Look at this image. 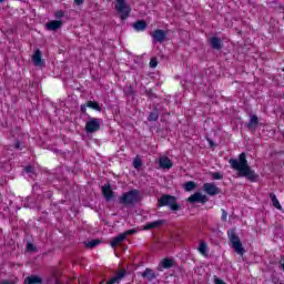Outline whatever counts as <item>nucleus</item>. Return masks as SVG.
Instances as JSON below:
<instances>
[{"instance_id": "8fccbe9b", "label": "nucleus", "mask_w": 284, "mask_h": 284, "mask_svg": "<svg viewBox=\"0 0 284 284\" xmlns=\"http://www.w3.org/2000/svg\"><path fill=\"white\" fill-rule=\"evenodd\" d=\"M283 72H284V69H283Z\"/></svg>"}, {"instance_id": "58836bf2", "label": "nucleus", "mask_w": 284, "mask_h": 284, "mask_svg": "<svg viewBox=\"0 0 284 284\" xmlns=\"http://www.w3.org/2000/svg\"><path fill=\"white\" fill-rule=\"evenodd\" d=\"M80 110H81L82 114H85V112H88V103L87 104H82L80 106Z\"/></svg>"}, {"instance_id": "6e6552de", "label": "nucleus", "mask_w": 284, "mask_h": 284, "mask_svg": "<svg viewBox=\"0 0 284 284\" xmlns=\"http://www.w3.org/2000/svg\"><path fill=\"white\" fill-rule=\"evenodd\" d=\"M258 115L252 114L248 122L246 123V128L250 130V132H256L258 129Z\"/></svg>"}, {"instance_id": "c9c22d12", "label": "nucleus", "mask_w": 284, "mask_h": 284, "mask_svg": "<svg viewBox=\"0 0 284 284\" xmlns=\"http://www.w3.org/2000/svg\"><path fill=\"white\" fill-rule=\"evenodd\" d=\"M156 65H159V61L156 60V58H152L150 60V68H156Z\"/></svg>"}, {"instance_id": "a878e982", "label": "nucleus", "mask_w": 284, "mask_h": 284, "mask_svg": "<svg viewBox=\"0 0 284 284\" xmlns=\"http://www.w3.org/2000/svg\"><path fill=\"white\" fill-rule=\"evenodd\" d=\"M100 243H101V240H92L85 243V247H89V250H92L97 247V245H100Z\"/></svg>"}, {"instance_id": "9d476101", "label": "nucleus", "mask_w": 284, "mask_h": 284, "mask_svg": "<svg viewBox=\"0 0 284 284\" xmlns=\"http://www.w3.org/2000/svg\"><path fill=\"white\" fill-rule=\"evenodd\" d=\"M189 203H207V196L196 192L187 199Z\"/></svg>"}, {"instance_id": "f03ea898", "label": "nucleus", "mask_w": 284, "mask_h": 284, "mask_svg": "<svg viewBox=\"0 0 284 284\" xmlns=\"http://www.w3.org/2000/svg\"><path fill=\"white\" fill-rule=\"evenodd\" d=\"M140 196L141 192L136 189H133L131 191L123 193L119 197V203H121V205H129L131 207H134V204L141 201Z\"/></svg>"}, {"instance_id": "a18cd8bd", "label": "nucleus", "mask_w": 284, "mask_h": 284, "mask_svg": "<svg viewBox=\"0 0 284 284\" xmlns=\"http://www.w3.org/2000/svg\"><path fill=\"white\" fill-rule=\"evenodd\" d=\"M14 148H16V150H19V149L21 148V143H20V142H17V143L14 144Z\"/></svg>"}, {"instance_id": "c03bdc74", "label": "nucleus", "mask_w": 284, "mask_h": 284, "mask_svg": "<svg viewBox=\"0 0 284 284\" xmlns=\"http://www.w3.org/2000/svg\"><path fill=\"white\" fill-rule=\"evenodd\" d=\"M215 284H226V283L221 278H215Z\"/></svg>"}, {"instance_id": "2eb2a0df", "label": "nucleus", "mask_w": 284, "mask_h": 284, "mask_svg": "<svg viewBox=\"0 0 284 284\" xmlns=\"http://www.w3.org/2000/svg\"><path fill=\"white\" fill-rule=\"evenodd\" d=\"M159 164L162 170H170L172 168V160L168 156H163L160 158Z\"/></svg>"}, {"instance_id": "f704fd0d", "label": "nucleus", "mask_w": 284, "mask_h": 284, "mask_svg": "<svg viewBox=\"0 0 284 284\" xmlns=\"http://www.w3.org/2000/svg\"><path fill=\"white\" fill-rule=\"evenodd\" d=\"M27 252H37V246H34L32 243H27Z\"/></svg>"}, {"instance_id": "f257e3e1", "label": "nucleus", "mask_w": 284, "mask_h": 284, "mask_svg": "<svg viewBox=\"0 0 284 284\" xmlns=\"http://www.w3.org/2000/svg\"><path fill=\"white\" fill-rule=\"evenodd\" d=\"M229 163L232 170L237 172L239 176L246 179L251 183H258V173L252 170V166L247 163V155L245 153H241L237 160L234 158L230 159Z\"/></svg>"}, {"instance_id": "1a4fd4ad", "label": "nucleus", "mask_w": 284, "mask_h": 284, "mask_svg": "<svg viewBox=\"0 0 284 284\" xmlns=\"http://www.w3.org/2000/svg\"><path fill=\"white\" fill-rule=\"evenodd\" d=\"M102 194L108 203L109 201H112V199H114V191H112V184H104L102 186Z\"/></svg>"}, {"instance_id": "72a5a7b5", "label": "nucleus", "mask_w": 284, "mask_h": 284, "mask_svg": "<svg viewBox=\"0 0 284 284\" xmlns=\"http://www.w3.org/2000/svg\"><path fill=\"white\" fill-rule=\"evenodd\" d=\"M55 19H63L65 17V12L63 10H58L54 13Z\"/></svg>"}, {"instance_id": "bb28decb", "label": "nucleus", "mask_w": 284, "mask_h": 284, "mask_svg": "<svg viewBox=\"0 0 284 284\" xmlns=\"http://www.w3.org/2000/svg\"><path fill=\"white\" fill-rule=\"evenodd\" d=\"M152 37H168V31L163 29H156Z\"/></svg>"}, {"instance_id": "e433bc0d", "label": "nucleus", "mask_w": 284, "mask_h": 284, "mask_svg": "<svg viewBox=\"0 0 284 284\" xmlns=\"http://www.w3.org/2000/svg\"><path fill=\"white\" fill-rule=\"evenodd\" d=\"M275 11L278 12L280 14H284V7L283 4H278L275 7Z\"/></svg>"}, {"instance_id": "2f4dec72", "label": "nucleus", "mask_w": 284, "mask_h": 284, "mask_svg": "<svg viewBox=\"0 0 284 284\" xmlns=\"http://www.w3.org/2000/svg\"><path fill=\"white\" fill-rule=\"evenodd\" d=\"M168 37H153V43H165Z\"/></svg>"}, {"instance_id": "cd10ccee", "label": "nucleus", "mask_w": 284, "mask_h": 284, "mask_svg": "<svg viewBox=\"0 0 284 284\" xmlns=\"http://www.w3.org/2000/svg\"><path fill=\"white\" fill-rule=\"evenodd\" d=\"M24 172H27V174H30L31 179L33 176H37V173L34 172V166H32V165L26 166Z\"/></svg>"}, {"instance_id": "393cba45", "label": "nucleus", "mask_w": 284, "mask_h": 284, "mask_svg": "<svg viewBox=\"0 0 284 284\" xmlns=\"http://www.w3.org/2000/svg\"><path fill=\"white\" fill-rule=\"evenodd\" d=\"M123 92L125 97H134V88L132 85L124 87Z\"/></svg>"}, {"instance_id": "dca6fc26", "label": "nucleus", "mask_w": 284, "mask_h": 284, "mask_svg": "<svg viewBox=\"0 0 284 284\" xmlns=\"http://www.w3.org/2000/svg\"><path fill=\"white\" fill-rule=\"evenodd\" d=\"M125 239H128V233H121L119 235H116L115 237H113L111 240V247H114L115 245H119L120 243H123V241H125Z\"/></svg>"}, {"instance_id": "aec40b11", "label": "nucleus", "mask_w": 284, "mask_h": 284, "mask_svg": "<svg viewBox=\"0 0 284 284\" xmlns=\"http://www.w3.org/2000/svg\"><path fill=\"white\" fill-rule=\"evenodd\" d=\"M133 28L134 30H136L138 32H141L143 30L148 29V22H145V20H138L133 23Z\"/></svg>"}, {"instance_id": "a211bd4d", "label": "nucleus", "mask_w": 284, "mask_h": 284, "mask_svg": "<svg viewBox=\"0 0 284 284\" xmlns=\"http://www.w3.org/2000/svg\"><path fill=\"white\" fill-rule=\"evenodd\" d=\"M43 278H41L39 275H30L24 278V284H42Z\"/></svg>"}, {"instance_id": "6ab92c4d", "label": "nucleus", "mask_w": 284, "mask_h": 284, "mask_svg": "<svg viewBox=\"0 0 284 284\" xmlns=\"http://www.w3.org/2000/svg\"><path fill=\"white\" fill-rule=\"evenodd\" d=\"M62 26H63V21L52 20V21L47 23V29L55 31V30H59V28H61Z\"/></svg>"}, {"instance_id": "9b49d317", "label": "nucleus", "mask_w": 284, "mask_h": 284, "mask_svg": "<svg viewBox=\"0 0 284 284\" xmlns=\"http://www.w3.org/2000/svg\"><path fill=\"white\" fill-rule=\"evenodd\" d=\"M171 267H174V260L165 257L160 262L158 270L159 272H163V270H171Z\"/></svg>"}, {"instance_id": "7ed1b4c3", "label": "nucleus", "mask_w": 284, "mask_h": 284, "mask_svg": "<svg viewBox=\"0 0 284 284\" xmlns=\"http://www.w3.org/2000/svg\"><path fill=\"white\" fill-rule=\"evenodd\" d=\"M158 207H170L172 212H179L181 205L176 202V196L170 194H163L158 200Z\"/></svg>"}, {"instance_id": "ea45409f", "label": "nucleus", "mask_w": 284, "mask_h": 284, "mask_svg": "<svg viewBox=\"0 0 284 284\" xmlns=\"http://www.w3.org/2000/svg\"><path fill=\"white\" fill-rule=\"evenodd\" d=\"M222 221H227V211H222Z\"/></svg>"}, {"instance_id": "37998d69", "label": "nucleus", "mask_w": 284, "mask_h": 284, "mask_svg": "<svg viewBox=\"0 0 284 284\" xmlns=\"http://www.w3.org/2000/svg\"><path fill=\"white\" fill-rule=\"evenodd\" d=\"M280 266H281V270L284 271V256H282L280 260Z\"/></svg>"}, {"instance_id": "473e14b6", "label": "nucleus", "mask_w": 284, "mask_h": 284, "mask_svg": "<svg viewBox=\"0 0 284 284\" xmlns=\"http://www.w3.org/2000/svg\"><path fill=\"white\" fill-rule=\"evenodd\" d=\"M141 165H143V161H141L140 158H135L133 160V168H135V170H139V168H141Z\"/></svg>"}, {"instance_id": "c85d7f7f", "label": "nucleus", "mask_w": 284, "mask_h": 284, "mask_svg": "<svg viewBox=\"0 0 284 284\" xmlns=\"http://www.w3.org/2000/svg\"><path fill=\"white\" fill-rule=\"evenodd\" d=\"M200 254H207V243L201 242L199 246Z\"/></svg>"}, {"instance_id": "20e7f679", "label": "nucleus", "mask_w": 284, "mask_h": 284, "mask_svg": "<svg viewBox=\"0 0 284 284\" xmlns=\"http://www.w3.org/2000/svg\"><path fill=\"white\" fill-rule=\"evenodd\" d=\"M227 236L234 252L240 256H243V254H245V248L243 247V243H241V237L236 235V230L230 229L227 231Z\"/></svg>"}, {"instance_id": "de8ad7c7", "label": "nucleus", "mask_w": 284, "mask_h": 284, "mask_svg": "<svg viewBox=\"0 0 284 284\" xmlns=\"http://www.w3.org/2000/svg\"><path fill=\"white\" fill-rule=\"evenodd\" d=\"M0 284H14V283H12V282L6 280V281H2Z\"/></svg>"}, {"instance_id": "79ce46f5", "label": "nucleus", "mask_w": 284, "mask_h": 284, "mask_svg": "<svg viewBox=\"0 0 284 284\" xmlns=\"http://www.w3.org/2000/svg\"><path fill=\"white\" fill-rule=\"evenodd\" d=\"M85 0H74L75 6H83Z\"/></svg>"}, {"instance_id": "4be33fe9", "label": "nucleus", "mask_w": 284, "mask_h": 284, "mask_svg": "<svg viewBox=\"0 0 284 284\" xmlns=\"http://www.w3.org/2000/svg\"><path fill=\"white\" fill-rule=\"evenodd\" d=\"M87 106L91 108V110H95L97 112H101V110H103V108L99 105V102L92 100L87 102Z\"/></svg>"}, {"instance_id": "0eeeda50", "label": "nucleus", "mask_w": 284, "mask_h": 284, "mask_svg": "<svg viewBox=\"0 0 284 284\" xmlns=\"http://www.w3.org/2000/svg\"><path fill=\"white\" fill-rule=\"evenodd\" d=\"M203 190L209 194V196H216V194H221V189H219L214 183H204Z\"/></svg>"}, {"instance_id": "412c9836", "label": "nucleus", "mask_w": 284, "mask_h": 284, "mask_svg": "<svg viewBox=\"0 0 284 284\" xmlns=\"http://www.w3.org/2000/svg\"><path fill=\"white\" fill-rule=\"evenodd\" d=\"M271 202L273 203V206L276 207V210H280L283 212V206L281 205V202H278V197H276V194L270 193Z\"/></svg>"}, {"instance_id": "a19ab883", "label": "nucleus", "mask_w": 284, "mask_h": 284, "mask_svg": "<svg viewBox=\"0 0 284 284\" xmlns=\"http://www.w3.org/2000/svg\"><path fill=\"white\" fill-rule=\"evenodd\" d=\"M124 234H126V236L129 234H136V230H134V229L128 230L126 232H124Z\"/></svg>"}, {"instance_id": "4468645a", "label": "nucleus", "mask_w": 284, "mask_h": 284, "mask_svg": "<svg viewBox=\"0 0 284 284\" xmlns=\"http://www.w3.org/2000/svg\"><path fill=\"white\" fill-rule=\"evenodd\" d=\"M210 43L213 50H223V41L219 37H212Z\"/></svg>"}, {"instance_id": "49530a36", "label": "nucleus", "mask_w": 284, "mask_h": 284, "mask_svg": "<svg viewBox=\"0 0 284 284\" xmlns=\"http://www.w3.org/2000/svg\"><path fill=\"white\" fill-rule=\"evenodd\" d=\"M39 183H36V184H33V191H37V190H39Z\"/></svg>"}, {"instance_id": "09e8293b", "label": "nucleus", "mask_w": 284, "mask_h": 284, "mask_svg": "<svg viewBox=\"0 0 284 284\" xmlns=\"http://www.w3.org/2000/svg\"><path fill=\"white\" fill-rule=\"evenodd\" d=\"M6 0H0V3H3Z\"/></svg>"}, {"instance_id": "7c9ffc66", "label": "nucleus", "mask_w": 284, "mask_h": 284, "mask_svg": "<svg viewBox=\"0 0 284 284\" xmlns=\"http://www.w3.org/2000/svg\"><path fill=\"white\" fill-rule=\"evenodd\" d=\"M211 179H213V181H222L223 174H221V172H213L211 173Z\"/></svg>"}, {"instance_id": "423d86ee", "label": "nucleus", "mask_w": 284, "mask_h": 284, "mask_svg": "<svg viewBox=\"0 0 284 284\" xmlns=\"http://www.w3.org/2000/svg\"><path fill=\"white\" fill-rule=\"evenodd\" d=\"M101 130V119L90 118L85 123V132L88 134H94V132H99Z\"/></svg>"}, {"instance_id": "4c0bfd02", "label": "nucleus", "mask_w": 284, "mask_h": 284, "mask_svg": "<svg viewBox=\"0 0 284 284\" xmlns=\"http://www.w3.org/2000/svg\"><path fill=\"white\" fill-rule=\"evenodd\" d=\"M146 94L150 99H154L156 98V94H154V92H152V89H150L149 91H146Z\"/></svg>"}, {"instance_id": "b1692460", "label": "nucleus", "mask_w": 284, "mask_h": 284, "mask_svg": "<svg viewBox=\"0 0 284 284\" xmlns=\"http://www.w3.org/2000/svg\"><path fill=\"white\" fill-rule=\"evenodd\" d=\"M185 192H192V190H196V184L193 181H187L184 183Z\"/></svg>"}, {"instance_id": "f3484780", "label": "nucleus", "mask_w": 284, "mask_h": 284, "mask_svg": "<svg viewBox=\"0 0 284 284\" xmlns=\"http://www.w3.org/2000/svg\"><path fill=\"white\" fill-rule=\"evenodd\" d=\"M142 278H146V281H154L156 278V273H154V270L152 268H145L141 273Z\"/></svg>"}, {"instance_id": "f8f14e48", "label": "nucleus", "mask_w": 284, "mask_h": 284, "mask_svg": "<svg viewBox=\"0 0 284 284\" xmlns=\"http://www.w3.org/2000/svg\"><path fill=\"white\" fill-rule=\"evenodd\" d=\"M33 64L37 65L38 68H43L45 65V62L43 59H41V50L37 49L33 53L32 57Z\"/></svg>"}, {"instance_id": "39448f33", "label": "nucleus", "mask_w": 284, "mask_h": 284, "mask_svg": "<svg viewBox=\"0 0 284 284\" xmlns=\"http://www.w3.org/2000/svg\"><path fill=\"white\" fill-rule=\"evenodd\" d=\"M115 10L120 14V19L122 21H125L128 17H130V13L132 12V8L125 0H120L115 3Z\"/></svg>"}, {"instance_id": "ddd939ff", "label": "nucleus", "mask_w": 284, "mask_h": 284, "mask_svg": "<svg viewBox=\"0 0 284 284\" xmlns=\"http://www.w3.org/2000/svg\"><path fill=\"white\" fill-rule=\"evenodd\" d=\"M163 225H165V220H156V221L146 223L144 226V230H158V227H161Z\"/></svg>"}, {"instance_id": "5701e85b", "label": "nucleus", "mask_w": 284, "mask_h": 284, "mask_svg": "<svg viewBox=\"0 0 284 284\" xmlns=\"http://www.w3.org/2000/svg\"><path fill=\"white\" fill-rule=\"evenodd\" d=\"M148 121L152 123V121H159V110L154 109L148 116Z\"/></svg>"}, {"instance_id": "c756f323", "label": "nucleus", "mask_w": 284, "mask_h": 284, "mask_svg": "<svg viewBox=\"0 0 284 284\" xmlns=\"http://www.w3.org/2000/svg\"><path fill=\"white\" fill-rule=\"evenodd\" d=\"M125 276V271H121L118 273L116 276L112 277V280H115V283H121L122 278Z\"/></svg>"}]
</instances>
